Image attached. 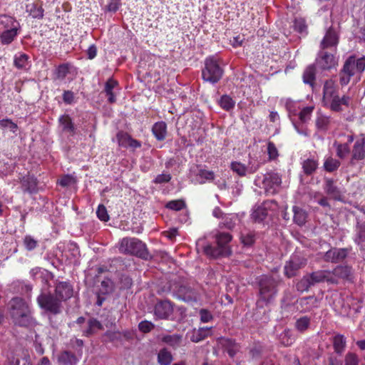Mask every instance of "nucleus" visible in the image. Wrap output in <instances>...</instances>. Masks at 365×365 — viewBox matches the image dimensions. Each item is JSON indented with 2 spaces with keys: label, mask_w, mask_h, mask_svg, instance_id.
<instances>
[{
  "label": "nucleus",
  "mask_w": 365,
  "mask_h": 365,
  "mask_svg": "<svg viewBox=\"0 0 365 365\" xmlns=\"http://www.w3.org/2000/svg\"><path fill=\"white\" fill-rule=\"evenodd\" d=\"M9 312L15 325L29 327L36 324L29 305L21 297H14L10 300Z\"/></svg>",
  "instance_id": "1"
},
{
  "label": "nucleus",
  "mask_w": 365,
  "mask_h": 365,
  "mask_svg": "<svg viewBox=\"0 0 365 365\" xmlns=\"http://www.w3.org/2000/svg\"><path fill=\"white\" fill-rule=\"evenodd\" d=\"M322 103L324 106L334 112H341L343 106H349L351 98L346 95L340 97L338 86L334 81L329 79L324 83Z\"/></svg>",
  "instance_id": "2"
},
{
  "label": "nucleus",
  "mask_w": 365,
  "mask_h": 365,
  "mask_svg": "<svg viewBox=\"0 0 365 365\" xmlns=\"http://www.w3.org/2000/svg\"><path fill=\"white\" fill-rule=\"evenodd\" d=\"M216 241V247L210 245L202 247L204 253L212 258L219 257H228L232 254L231 247L229 243L231 242L232 237L227 232H217L215 235Z\"/></svg>",
  "instance_id": "3"
},
{
  "label": "nucleus",
  "mask_w": 365,
  "mask_h": 365,
  "mask_svg": "<svg viewBox=\"0 0 365 365\" xmlns=\"http://www.w3.org/2000/svg\"><path fill=\"white\" fill-rule=\"evenodd\" d=\"M119 252L124 255H134L145 260L152 258L146 245L135 237H124L119 242Z\"/></svg>",
  "instance_id": "4"
},
{
  "label": "nucleus",
  "mask_w": 365,
  "mask_h": 365,
  "mask_svg": "<svg viewBox=\"0 0 365 365\" xmlns=\"http://www.w3.org/2000/svg\"><path fill=\"white\" fill-rule=\"evenodd\" d=\"M280 283L279 278L264 275L259 280V301L265 304L271 303L277 294V287Z\"/></svg>",
  "instance_id": "5"
},
{
  "label": "nucleus",
  "mask_w": 365,
  "mask_h": 365,
  "mask_svg": "<svg viewBox=\"0 0 365 365\" xmlns=\"http://www.w3.org/2000/svg\"><path fill=\"white\" fill-rule=\"evenodd\" d=\"M365 70V58L356 59L354 56H349L345 61L339 73V81L341 86L347 85L355 72L362 73Z\"/></svg>",
  "instance_id": "6"
},
{
  "label": "nucleus",
  "mask_w": 365,
  "mask_h": 365,
  "mask_svg": "<svg viewBox=\"0 0 365 365\" xmlns=\"http://www.w3.org/2000/svg\"><path fill=\"white\" fill-rule=\"evenodd\" d=\"M36 301L39 307L49 314L57 315L63 311L62 302L51 292H42Z\"/></svg>",
  "instance_id": "7"
},
{
  "label": "nucleus",
  "mask_w": 365,
  "mask_h": 365,
  "mask_svg": "<svg viewBox=\"0 0 365 365\" xmlns=\"http://www.w3.org/2000/svg\"><path fill=\"white\" fill-rule=\"evenodd\" d=\"M223 72L222 68L214 56H210L205 59V68L202 71L204 81L215 84L222 78Z\"/></svg>",
  "instance_id": "8"
},
{
  "label": "nucleus",
  "mask_w": 365,
  "mask_h": 365,
  "mask_svg": "<svg viewBox=\"0 0 365 365\" xmlns=\"http://www.w3.org/2000/svg\"><path fill=\"white\" fill-rule=\"evenodd\" d=\"M173 292L175 297L187 303L197 302L200 299L199 292L188 284L177 285Z\"/></svg>",
  "instance_id": "9"
},
{
  "label": "nucleus",
  "mask_w": 365,
  "mask_h": 365,
  "mask_svg": "<svg viewBox=\"0 0 365 365\" xmlns=\"http://www.w3.org/2000/svg\"><path fill=\"white\" fill-rule=\"evenodd\" d=\"M262 184L266 192L275 194L278 192L282 184L281 176L277 173H268L264 175Z\"/></svg>",
  "instance_id": "10"
},
{
  "label": "nucleus",
  "mask_w": 365,
  "mask_h": 365,
  "mask_svg": "<svg viewBox=\"0 0 365 365\" xmlns=\"http://www.w3.org/2000/svg\"><path fill=\"white\" fill-rule=\"evenodd\" d=\"M307 260L299 255H293L284 266V274L288 278L294 277L298 270L304 267Z\"/></svg>",
  "instance_id": "11"
},
{
  "label": "nucleus",
  "mask_w": 365,
  "mask_h": 365,
  "mask_svg": "<svg viewBox=\"0 0 365 365\" xmlns=\"http://www.w3.org/2000/svg\"><path fill=\"white\" fill-rule=\"evenodd\" d=\"M365 158V135H361L353 146L350 164L355 165L356 161Z\"/></svg>",
  "instance_id": "12"
},
{
  "label": "nucleus",
  "mask_w": 365,
  "mask_h": 365,
  "mask_svg": "<svg viewBox=\"0 0 365 365\" xmlns=\"http://www.w3.org/2000/svg\"><path fill=\"white\" fill-rule=\"evenodd\" d=\"M338 43L339 36L335 30L330 27L321 41L320 48L322 50L331 49L336 51Z\"/></svg>",
  "instance_id": "13"
},
{
  "label": "nucleus",
  "mask_w": 365,
  "mask_h": 365,
  "mask_svg": "<svg viewBox=\"0 0 365 365\" xmlns=\"http://www.w3.org/2000/svg\"><path fill=\"white\" fill-rule=\"evenodd\" d=\"M317 66L322 70H329L334 67L337 62L333 53L322 50L316 60Z\"/></svg>",
  "instance_id": "14"
},
{
  "label": "nucleus",
  "mask_w": 365,
  "mask_h": 365,
  "mask_svg": "<svg viewBox=\"0 0 365 365\" xmlns=\"http://www.w3.org/2000/svg\"><path fill=\"white\" fill-rule=\"evenodd\" d=\"M73 289L71 284L68 282H58L56 284L54 295L61 302H66L72 297Z\"/></svg>",
  "instance_id": "15"
},
{
  "label": "nucleus",
  "mask_w": 365,
  "mask_h": 365,
  "mask_svg": "<svg viewBox=\"0 0 365 365\" xmlns=\"http://www.w3.org/2000/svg\"><path fill=\"white\" fill-rule=\"evenodd\" d=\"M347 255V249L334 247L324 253L323 259L327 262L338 263L344 260Z\"/></svg>",
  "instance_id": "16"
},
{
  "label": "nucleus",
  "mask_w": 365,
  "mask_h": 365,
  "mask_svg": "<svg viewBox=\"0 0 365 365\" xmlns=\"http://www.w3.org/2000/svg\"><path fill=\"white\" fill-rule=\"evenodd\" d=\"M173 312V306L168 300L158 302L154 309L155 316L161 319H167Z\"/></svg>",
  "instance_id": "17"
},
{
  "label": "nucleus",
  "mask_w": 365,
  "mask_h": 365,
  "mask_svg": "<svg viewBox=\"0 0 365 365\" xmlns=\"http://www.w3.org/2000/svg\"><path fill=\"white\" fill-rule=\"evenodd\" d=\"M313 286L316 284L327 282L331 284H336L337 279L331 275L329 270H318L308 274Z\"/></svg>",
  "instance_id": "18"
},
{
  "label": "nucleus",
  "mask_w": 365,
  "mask_h": 365,
  "mask_svg": "<svg viewBox=\"0 0 365 365\" xmlns=\"http://www.w3.org/2000/svg\"><path fill=\"white\" fill-rule=\"evenodd\" d=\"M103 329V325L94 317H90L86 322V327L82 329V334L89 337L96 334L98 331Z\"/></svg>",
  "instance_id": "19"
},
{
  "label": "nucleus",
  "mask_w": 365,
  "mask_h": 365,
  "mask_svg": "<svg viewBox=\"0 0 365 365\" xmlns=\"http://www.w3.org/2000/svg\"><path fill=\"white\" fill-rule=\"evenodd\" d=\"M275 202H264L262 205L257 207L252 212V217L255 222H262L267 216V207L269 204H272Z\"/></svg>",
  "instance_id": "20"
},
{
  "label": "nucleus",
  "mask_w": 365,
  "mask_h": 365,
  "mask_svg": "<svg viewBox=\"0 0 365 365\" xmlns=\"http://www.w3.org/2000/svg\"><path fill=\"white\" fill-rule=\"evenodd\" d=\"M58 122L63 132L68 133L71 135H74L76 133V128L68 115H63L60 116Z\"/></svg>",
  "instance_id": "21"
},
{
  "label": "nucleus",
  "mask_w": 365,
  "mask_h": 365,
  "mask_svg": "<svg viewBox=\"0 0 365 365\" xmlns=\"http://www.w3.org/2000/svg\"><path fill=\"white\" fill-rule=\"evenodd\" d=\"M324 189L326 193L334 200H341V192L339 189L334 185L333 180L326 179Z\"/></svg>",
  "instance_id": "22"
},
{
  "label": "nucleus",
  "mask_w": 365,
  "mask_h": 365,
  "mask_svg": "<svg viewBox=\"0 0 365 365\" xmlns=\"http://www.w3.org/2000/svg\"><path fill=\"white\" fill-rule=\"evenodd\" d=\"M292 212L294 213V222L299 226L304 225L306 223L308 217V213L307 211L299 206H293Z\"/></svg>",
  "instance_id": "23"
},
{
  "label": "nucleus",
  "mask_w": 365,
  "mask_h": 365,
  "mask_svg": "<svg viewBox=\"0 0 365 365\" xmlns=\"http://www.w3.org/2000/svg\"><path fill=\"white\" fill-rule=\"evenodd\" d=\"M152 132L159 141L165 140L167 135V125L164 121L155 123L152 128Z\"/></svg>",
  "instance_id": "24"
},
{
  "label": "nucleus",
  "mask_w": 365,
  "mask_h": 365,
  "mask_svg": "<svg viewBox=\"0 0 365 365\" xmlns=\"http://www.w3.org/2000/svg\"><path fill=\"white\" fill-rule=\"evenodd\" d=\"M20 27H15L9 30L0 32V41L4 45L10 44L17 36Z\"/></svg>",
  "instance_id": "25"
},
{
  "label": "nucleus",
  "mask_w": 365,
  "mask_h": 365,
  "mask_svg": "<svg viewBox=\"0 0 365 365\" xmlns=\"http://www.w3.org/2000/svg\"><path fill=\"white\" fill-rule=\"evenodd\" d=\"M15 27H20V25L13 17L7 15L0 16V32Z\"/></svg>",
  "instance_id": "26"
},
{
  "label": "nucleus",
  "mask_w": 365,
  "mask_h": 365,
  "mask_svg": "<svg viewBox=\"0 0 365 365\" xmlns=\"http://www.w3.org/2000/svg\"><path fill=\"white\" fill-rule=\"evenodd\" d=\"M331 273L337 280L339 279H349L351 274V268L349 266H337Z\"/></svg>",
  "instance_id": "27"
},
{
  "label": "nucleus",
  "mask_w": 365,
  "mask_h": 365,
  "mask_svg": "<svg viewBox=\"0 0 365 365\" xmlns=\"http://www.w3.org/2000/svg\"><path fill=\"white\" fill-rule=\"evenodd\" d=\"M160 339L163 343L169 345L174 349H178L182 342V336L180 334H165L162 335Z\"/></svg>",
  "instance_id": "28"
},
{
  "label": "nucleus",
  "mask_w": 365,
  "mask_h": 365,
  "mask_svg": "<svg viewBox=\"0 0 365 365\" xmlns=\"http://www.w3.org/2000/svg\"><path fill=\"white\" fill-rule=\"evenodd\" d=\"M333 347L334 349V352L338 355H341L344 352L346 345V338L342 334H336L333 337L332 339Z\"/></svg>",
  "instance_id": "29"
},
{
  "label": "nucleus",
  "mask_w": 365,
  "mask_h": 365,
  "mask_svg": "<svg viewBox=\"0 0 365 365\" xmlns=\"http://www.w3.org/2000/svg\"><path fill=\"white\" fill-rule=\"evenodd\" d=\"M303 172L307 175H312L318 168V160L314 158H308L302 163Z\"/></svg>",
  "instance_id": "30"
},
{
  "label": "nucleus",
  "mask_w": 365,
  "mask_h": 365,
  "mask_svg": "<svg viewBox=\"0 0 365 365\" xmlns=\"http://www.w3.org/2000/svg\"><path fill=\"white\" fill-rule=\"evenodd\" d=\"M222 344L230 357H234L240 349L239 345L230 339H223Z\"/></svg>",
  "instance_id": "31"
},
{
  "label": "nucleus",
  "mask_w": 365,
  "mask_h": 365,
  "mask_svg": "<svg viewBox=\"0 0 365 365\" xmlns=\"http://www.w3.org/2000/svg\"><path fill=\"white\" fill-rule=\"evenodd\" d=\"M173 360L171 353L166 349H160L158 354V362L160 365H170Z\"/></svg>",
  "instance_id": "32"
},
{
  "label": "nucleus",
  "mask_w": 365,
  "mask_h": 365,
  "mask_svg": "<svg viewBox=\"0 0 365 365\" xmlns=\"http://www.w3.org/2000/svg\"><path fill=\"white\" fill-rule=\"evenodd\" d=\"M315 81V67L314 65L309 66L303 73V81L304 83L313 86Z\"/></svg>",
  "instance_id": "33"
},
{
  "label": "nucleus",
  "mask_w": 365,
  "mask_h": 365,
  "mask_svg": "<svg viewBox=\"0 0 365 365\" xmlns=\"http://www.w3.org/2000/svg\"><path fill=\"white\" fill-rule=\"evenodd\" d=\"M279 341L284 346H289L294 342L295 338L290 330L286 329L280 334Z\"/></svg>",
  "instance_id": "34"
},
{
  "label": "nucleus",
  "mask_w": 365,
  "mask_h": 365,
  "mask_svg": "<svg viewBox=\"0 0 365 365\" xmlns=\"http://www.w3.org/2000/svg\"><path fill=\"white\" fill-rule=\"evenodd\" d=\"M313 286L308 274L304 276L296 284L297 290L300 292H307Z\"/></svg>",
  "instance_id": "35"
},
{
  "label": "nucleus",
  "mask_w": 365,
  "mask_h": 365,
  "mask_svg": "<svg viewBox=\"0 0 365 365\" xmlns=\"http://www.w3.org/2000/svg\"><path fill=\"white\" fill-rule=\"evenodd\" d=\"M340 162L332 157L327 158L324 163V168L329 173L336 170L340 166Z\"/></svg>",
  "instance_id": "36"
},
{
  "label": "nucleus",
  "mask_w": 365,
  "mask_h": 365,
  "mask_svg": "<svg viewBox=\"0 0 365 365\" xmlns=\"http://www.w3.org/2000/svg\"><path fill=\"white\" fill-rule=\"evenodd\" d=\"M334 146L336 148V155L341 158H344L350 152V148L347 143H339L336 141L334 143Z\"/></svg>",
  "instance_id": "37"
},
{
  "label": "nucleus",
  "mask_w": 365,
  "mask_h": 365,
  "mask_svg": "<svg viewBox=\"0 0 365 365\" xmlns=\"http://www.w3.org/2000/svg\"><path fill=\"white\" fill-rule=\"evenodd\" d=\"M310 325V318L304 316L297 319L295 328L300 332H304L308 329Z\"/></svg>",
  "instance_id": "38"
},
{
  "label": "nucleus",
  "mask_w": 365,
  "mask_h": 365,
  "mask_svg": "<svg viewBox=\"0 0 365 365\" xmlns=\"http://www.w3.org/2000/svg\"><path fill=\"white\" fill-rule=\"evenodd\" d=\"M28 55L23 53H19L14 56V66L18 68H25L28 63Z\"/></svg>",
  "instance_id": "39"
},
{
  "label": "nucleus",
  "mask_w": 365,
  "mask_h": 365,
  "mask_svg": "<svg viewBox=\"0 0 365 365\" xmlns=\"http://www.w3.org/2000/svg\"><path fill=\"white\" fill-rule=\"evenodd\" d=\"M330 123L331 118L329 116L320 115L316 119V126L321 130H327Z\"/></svg>",
  "instance_id": "40"
},
{
  "label": "nucleus",
  "mask_w": 365,
  "mask_h": 365,
  "mask_svg": "<svg viewBox=\"0 0 365 365\" xmlns=\"http://www.w3.org/2000/svg\"><path fill=\"white\" fill-rule=\"evenodd\" d=\"M219 103L222 109L227 111L232 110L235 105V101L227 95H223L220 98Z\"/></svg>",
  "instance_id": "41"
},
{
  "label": "nucleus",
  "mask_w": 365,
  "mask_h": 365,
  "mask_svg": "<svg viewBox=\"0 0 365 365\" xmlns=\"http://www.w3.org/2000/svg\"><path fill=\"white\" fill-rule=\"evenodd\" d=\"M267 152L269 161H275L278 159L279 155V151L273 142L269 141L267 143Z\"/></svg>",
  "instance_id": "42"
},
{
  "label": "nucleus",
  "mask_w": 365,
  "mask_h": 365,
  "mask_svg": "<svg viewBox=\"0 0 365 365\" xmlns=\"http://www.w3.org/2000/svg\"><path fill=\"white\" fill-rule=\"evenodd\" d=\"M27 11L35 19H42L43 16V9L41 6H37L34 4H31L26 6Z\"/></svg>",
  "instance_id": "43"
},
{
  "label": "nucleus",
  "mask_w": 365,
  "mask_h": 365,
  "mask_svg": "<svg viewBox=\"0 0 365 365\" xmlns=\"http://www.w3.org/2000/svg\"><path fill=\"white\" fill-rule=\"evenodd\" d=\"M240 240L245 246H251L255 241V235L252 232L246 231L242 232Z\"/></svg>",
  "instance_id": "44"
},
{
  "label": "nucleus",
  "mask_w": 365,
  "mask_h": 365,
  "mask_svg": "<svg viewBox=\"0 0 365 365\" xmlns=\"http://www.w3.org/2000/svg\"><path fill=\"white\" fill-rule=\"evenodd\" d=\"M23 185L29 192H34L36 190V181L34 177L27 176L23 178Z\"/></svg>",
  "instance_id": "45"
},
{
  "label": "nucleus",
  "mask_w": 365,
  "mask_h": 365,
  "mask_svg": "<svg viewBox=\"0 0 365 365\" xmlns=\"http://www.w3.org/2000/svg\"><path fill=\"white\" fill-rule=\"evenodd\" d=\"M230 168L233 172L241 177H244L247 174V166L240 162H232L230 165Z\"/></svg>",
  "instance_id": "46"
},
{
  "label": "nucleus",
  "mask_w": 365,
  "mask_h": 365,
  "mask_svg": "<svg viewBox=\"0 0 365 365\" xmlns=\"http://www.w3.org/2000/svg\"><path fill=\"white\" fill-rule=\"evenodd\" d=\"M197 176L199 178V182L200 183H205L206 180H213L215 174L212 171L200 169L198 170Z\"/></svg>",
  "instance_id": "47"
},
{
  "label": "nucleus",
  "mask_w": 365,
  "mask_h": 365,
  "mask_svg": "<svg viewBox=\"0 0 365 365\" xmlns=\"http://www.w3.org/2000/svg\"><path fill=\"white\" fill-rule=\"evenodd\" d=\"M235 226V217L233 216H225L219 224L221 229L232 230Z\"/></svg>",
  "instance_id": "48"
},
{
  "label": "nucleus",
  "mask_w": 365,
  "mask_h": 365,
  "mask_svg": "<svg viewBox=\"0 0 365 365\" xmlns=\"http://www.w3.org/2000/svg\"><path fill=\"white\" fill-rule=\"evenodd\" d=\"M113 284L111 280L107 279H104L101 283V287L98 292L103 295H107L113 292Z\"/></svg>",
  "instance_id": "49"
},
{
  "label": "nucleus",
  "mask_w": 365,
  "mask_h": 365,
  "mask_svg": "<svg viewBox=\"0 0 365 365\" xmlns=\"http://www.w3.org/2000/svg\"><path fill=\"white\" fill-rule=\"evenodd\" d=\"M116 138L119 146L124 148L128 147L129 140L131 138L130 135H128L127 133L120 131L117 133Z\"/></svg>",
  "instance_id": "50"
},
{
  "label": "nucleus",
  "mask_w": 365,
  "mask_h": 365,
  "mask_svg": "<svg viewBox=\"0 0 365 365\" xmlns=\"http://www.w3.org/2000/svg\"><path fill=\"white\" fill-rule=\"evenodd\" d=\"M356 241L359 244L365 242V222H358L356 226Z\"/></svg>",
  "instance_id": "51"
},
{
  "label": "nucleus",
  "mask_w": 365,
  "mask_h": 365,
  "mask_svg": "<svg viewBox=\"0 0 365 365\" xmlns=\"http://www.w3.org/2000/svg\"><path fill=\"white\" fill-rule=\"evenodd\" d=\"M23 243L28 251H32L38 246V241L31 235H26L24 238Z\"/></svg>",
  "instance_id": "52"
},
{
  "label": "nucleus",
  "mask_w": 365,
  "mask_h": 365,
  "mask_svg": "<svg viewBox=\"0 0 365 365\" xmlns=\"http://www.w3.org/2000/svg\"><path fill=\"white\" fill-rule=\"evenodd\" d=\"M165 207L170 210L179 211L185 207V203L182 200H176L169 201Z\"/></svg>",
  "instance_id": "53"
},
{
  "label": "nucleus",
  "mask_w": 365,
  "mask_h": 365,
  "mask_svg": "<svg viewBox=\"0 0 365 365\" xmlns=\"http://www.w3.org/2000/svg\"><path fill=\"white\" fill-rule=\"evenodd\" d=\"M9 128L12 133H16L18 126L11 120L9 118L0 120V129Z\"/></svg>",
  "instance_id": "54"
},
{
  "label": "nucleus",
  "mask_w": 365,
  "mask_h": 365,
  "mask_svg": "<svg viewBox=\"0 0 365 365\" xmlns=\"http://www.w3.org/2000/svg\"><path fill=\"white\" fill-rule=\"evenodd\" d=\"M58 361L63 364H72L76 361V357L71 352L65 351L58 356Z\"/></svg>",
  "instance_id": "55"
},
{
  "label": "nucleus",
  "mask_w": 365,
  "mask_h": 365,
  "mask_svg": "<svg viewBox=\"0 0 365 365\" xmlns=\"http://www.w3.org/2000/svg\"><path fill=\"white\" fill-rule=\"evenodd\" d=\"M96 215L98 219L103 222L109 220V215L108 214L106 207L103 205H99L96 211Z\"/></svg>",
  "instance_id": "56"
},
{
  "label": "nucleus",
  "mask_w": 365,
  "mask_h": 365,
  "mask_svg": "<svg viewBox=\"0 0 365 365\" xmlns=\"http://www.w3.org/2000/svg\"><path fill=\"white\" fill-rule=\"evenodd\" d=\"M313 109V107H306L299 112V118L302 123L307 122L310 118Z\"/></svg>",
  "instance_id": "57"
},
{
  "label": "nucleus",
  "mask_w": 365,
  "mask_h": 365,
  "mask_svg": "<svg viewBox=\"0 0 365 365\" xmlns=\"http://www.w3.org/2000/svg\"><path fill=\"white\" fill-rule=\"evenodd\" d=\"M345 365H358V356L353 352H348L345 356Z\"/></svg>",
  "instance_id": "58"
},
{
  "label": "nucleus",
  "mask_w": 365,
  "mask_h": 365,
  "mask_svg": "<svg viewBox=\"0 0 365 365\" xmlns=\"http://www.w3.org/2000/svg\"><path fill=\"white\" fill-rule=\"evenodd\" d=\"M294 29L299 33L305 31L307 29L305 21L303 19H296L294 22Z\"/></svg>",
  "instance_id": "59"
},
{
  "label": "nucleus",
  "mask_w": 365,
  "mask_h": 365,
  "mask_svg": "<svg viewBox=\"0 0 365 365\" xmlns=\"http://www.w3.org/2000/svg\"><path fill=\"white\" fill-rule=\"evenodd\" d=\"M75 182V178L69 175H64L58 181L59 185H61L62 187H68L74 184Z\"/></svg>",
  "instance_id": "60"
},
{
  "label": "nucleus",
  "mask_w": 365,
  "mask_h": 365,
  "mask_svg": "<svg viewBox=\"0 0 365 365\" xmlns=\"http://www.w3.org/2000/svg\"><path fill=\"white\" fill-rule=\"evenodd\" d=\"M154 324L148 321H143L140 322L138 325L140 331H141L143 333L150 332L154 328Z\"/></svg>",
  "instance_id": "61"
},
{
  "label": "nucleus",
  "mask_w": 365,
  "mask_h": 365,
  "mask_svg": "<svg viewBox=\"0 0 365 365\" xmlns=\"http://www.w3.org/2000/svg\"><path fill=\"white\" fill-rule=\"evenodd\" d=\"M200 320L204 322H209L212 319V314L207 309H202L200 311Z\"/></svg>",
  "instance_id": "62"
},
{
  "label": "nucleus",
  "mask_w": 365,
  "mask_h": 365,
  "mask_svg": "<svg viewBox=\"0 0 365 365\" xmlns=\"http://www.w3.org/2000/svg\"><path fill=\"white\" fill-rule=\"evenodd\" d=\"M171 180V175L170 174H160L156 176L154 180V182L156 184H161L168 182Z\"/></svg>",
  "instance_id": "63"
},
{
  "label": "nucleus",
  "mask_w": 365,
  "mask_h": 365,
  "mask_svg": "<svg viewBox=\"0 0 365 365\" xmlns=\"http://www.w3.org/2000/svg\"><path fill=\"white\" fill-rule=\"evenodd\" d=\"M68 73V66L66 64H61L57 68V76L63 78Z\"/></svg>",
  "instance_id": "64"
}]
</instances>
